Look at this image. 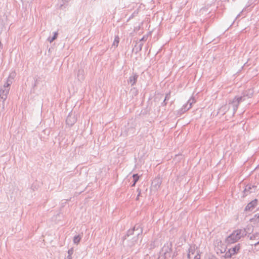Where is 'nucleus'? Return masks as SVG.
Wrapping results in <instances>:
<instances>
[{
	"instance_id": "nucleus-1",
	"label": "nucleus",
	"mask_w": 259,
	"mask_h": 259,
	"mask_svg": "<svg viewBox=\"0 0 259 259\" xmlns=\"http://www.w3.org/2000/svg\"><path fill=\"white\" fill-rule=\"evenodd\" d=\"M246 229L235 230L226 238V242L230 244L234 243L242 237L246 235Z\"/></svg>"
},
{
	"instance_id": "nucleus-2",
	"label": "nucleus",
	"mask_w": 259,
	"mask_h": 259,
	"mask_svg": "<svg viewBox=\"0 0 259 259\" xmlns=\"http://www.w3.org/2000/svg\"><path fill=\"white\" fill-rule=\"evenodd\" d=\"M243 101H244L243 97L235 96L232 100L229 102L228 105L229 110L232 109L233 114H235L239 104Z\"/></svg>"
},
{
	"instance_id": "nucleus-3",
	"label": "nucleus",
	"mask_w": 259,
	"mask_h": 259,
	"mask_svg": "<svg viewBox=\"0 0 259 259\" xmlns=\"http://www.w3.org/2000/svg\"><path fill=\"white\" fill-rule=\"evenodd\" d=\"M10 89V85H7V83H5L4 85L0 89V102H2V107L4 108L5 101L7 98Z\"/></svg>"
},
{
	"instance_id": "nucleus-4",
	"label": "nucleus",
	"mask_w": 259,
	"mask_h": 259,
	"mask_svg": "<svg viewBox=\"0 0 259 259\" xmlns=\"http://www.w3.org/2000/svg\"><path fill=\"white\" fill-rule=\"evenodd\" d=\"M134 236L132 238V244L136 243L139 239V236L142 234L143 232L142 228L140 225L137 224L134 226Z\"/></svg>"
},
{
	"instance_id": "nucleus-5",
	"label": "nucleus",
	"mask_w": 259,
	"mask_h": 259,
	"mask_svg": "<svg viewBox=\"0 0 259 259\" xmlns=\"http://www.w3.org/2000/svg\"><path fill=\"white\" fill-rule=\"evenodd\" d=\"M195 102V100L194 98H191L187 102V103L184 105L182 108L178 111V114L181 115L188 110L191 108L192 105Z\"/></svg>"
},
{
	"instance_id": "nucleus-6",
	"label": "nucleus",
	"mask_w": 259,
	"mask_h": 259,
	"mask_svg": "<svg viewBox=\"0 0 259 259\" xmlns=\"http://www.w3.org/2000/svg\"><path fill=\"white\" fill-rule=\"evenodd\" d=\"M240 248V244H238L235 245L234 247L230 248L228 251L225 253V257L226 258H230L233 255L236 254Z\"/></svg>"
},
{
	"instance_id": "nucleus-7",
	"label": "nucleus",
	"mask_w": 259,
	"mask_h": 259,
	"mask_svg": "<svg viewBox=\"0 0 259 259\" xmlns=\"http://www.w3.org/2000/svg\"><path fill=\"white\" fill-rule=\"evenodd\" d=\"M256 186L254 185L251 184L247 185L243 191V197H244L252 193L255 192L256 190Z\"/></svg>"
},
{
	"instance_id": "nucleus-8",
	"label": "nucleus",
	"mask_w": 259,
	"mask_h": 259,
	"mask_svg": "<svg viewBox=\"0 0 259 259\" xmlns=\"http://www.w3.org/2000/svg\"><path fill=\"white\" fill-rule=\"evenodd\" d=\"M77 121L75 113H70L67 117L66 122L69 126H72Z\"/></svg>"
},
{
	"instance_id": "nucleus-9",
	"label": "nucleus",
	"mask_w": 259,
	"mask_h": 259,
	"mask_svg": "<svg viewBox=\"0 0 259 259\" xmlns=\"http://www.w3.org/2000/svg\"><path fill=\"white\" fill-rule=\"evenodd\" d=\"M258 200L256 199H254L249 202L245 207V211H250L253 210L257 206Z\"/></svg>"
},
{
	"instance_id": "nucleus-10",
	"label": "nucleus",
	"mask_w": 259,
	"mask_h": 259,
	"mask_svg": "<svg viewBox=\"0 0 259 259\" xmlns=\"http://www.w3.org/2000/svg\"><path fill=\"white\" fill-rule=\"evenodd\" d=\"M248 237L249 238L250 240H256V242H252L250 244L251 245L256 246L259 244V233L256 232L253 234H249Z\"/></svg>"
},
{
	"instance_id": "nucleus-11",
	"label": "nucleus",
	"mask_w": 259,
	"mask_h": 259,
	"mask_svg": "<svg viewBox=\"0 0 259 259\" xmlns=\"http://www.w3.org/2000/svg\"><path fill=\"white\" fill-rule=\"evenodd\" d=\"M197 248V247L195 245H190L189 250H188V253L187 254V257L189 258H191V255H194L195 254V252L196 251V249Z\"/></svg>"
},
{
	"instance_id": "nucleus-12",
	"label": "nucleus",
	"mask_w": 259,
	"mask_h": 259,
	"mask_svg": "<svg viewBox=\"0 0 259 259\" xmlns=\"http://www.w3.org/2000/svg\"><path fill=\"white\" fill-rule=\"evenodd\" d=\"M253 94V91L252 89H249L248 90L245 91L243 93V95L241 97H243L244 99V101L246 100V99H248L251 98Z\"/></svg>"
},
{
	"instance_id": "nucleus-13",
	"label": "nucleus",
	"mask_w": 259,
	"mask_h": 259,
	"mask_svg": "<svg viewBox=\"0 0 259 259\" xmlns=\"http://www.w3.org/2000/svg\"><path fill=\"white\" fill-rule=\"evenodd\" d=\"M161 184V180L160 178H156L152 182V186L157 189L159 188Z\"/></svg>"
},
{
	"instance_id": "nucleus-14",
	"label": "nucleus",
	"mask_w": 259,
	"mask_h": 259,
	"mask_svg": "<svg viewBox=\"0 0 259 259\" xmlns=\"http://www.w3.org/2000/svg\"><path fill=\"white\" fill-rule=\"evenodd\" d=\"M16 76V73L15 72H12L10 73L9 77L7 78V81L6 83H7V85H11L13 83V80Z\"/></svg>"
},
{
	"instance_id": "nucleus-15",
	"label": "nucleus",
	"mask_w": 259,
	"mask_h": 259,
	"mask_svg": "<svg viewBox=\"0 0 259 259\" xmlns=\"http://www.w3.org/2000/svg\"><path fill=\"white\" fill-rule=\"evenodd\" d=\"M138 77V75L137 74L130 76L128 80V83H130L132 85H134L136 83Z\"/></svg>"
},
{
	"instance_id": "nucleus-16",
	"label": "nucleus",
	"mask_w": 259,
	"mask_h": 259,
	"mask_svg": "<svg viewBox=\"0 0 259 259\" xmlns=\"http://www.w3.org/2000/svg\"><path fill=\"white\" fill-rule=\"evenodd\" d=\"M84 75V71L83 69H79L77 72V78L79 80L81 81L83 80Z\"/></svg>"
},
{
	"instance_id": "nucleus-17",
	"label": "nucleus",
	"mask_w": 259,
	"mask_h": 259,
	"mask_svg": "<svg viewBox=\"0 0 259 259\" xmlns=\"http://www.w3.org/2000/svg\"><path fill=\"white\" fill-rule=\"evenodd\" d=\"M81 238L80 235H75L73 238V242L74 244H78Z\"/></svg>"
},
{
	"instance_id": "nucleus-18",
	"label": "nucleus",
	"mask_w": 259,
	"mask_h": 259,
	"mask_svg": "<svg viewBox=\"0 0 259 259\" xmlns=\"http://www.w3.org/2000/svg\"><path fill=\"white\" fill-rule=\"evenodd\" d=\"M74 250L73 248H71L68 251V255L65 259H72V255L73 253Z\"/></svg>"
},
{
	"instance_id": "nucleus-19",
	"label": "nucleus",
	"mask_w": 259,
	"mask_h": 259,
	"mask_svg": "<svg viewBox=\"0 0 259 259\" xmlns=\"http://www.w3.org/2000/svg\"><path fill=\"white\" fill-rule=\"evenodd\" d=\"M134 233H135V232H134V227L133 229H130L127 231L125 237H129L131 235H134Z\"/></svg>"
},
{
	"instance_id": "nucleus-20",
	"label": "nucleus",
	"mask_w": 259,
	"mask_h": 259,
	"mask_svg": "<svg viewBox=\"0 0 259 259\" xmlns=\"http://www.w3.org/2000/svg\"><path fill=\"white\" fill-rule=\"evenodd\" d=\"M57 35H58V32H54V36H52V38L49 37L48 38V40L50 42H53L54 40H55L57 38Z\"/></svg>"
},
{
	"instance_id": "nucleus-21",
	"label": "nucleus",
	"mask_w": 259,
	"mask_h": 259,
	"mask_svg": "<svg viewBox=\"0 0 259 259\" xmlns=\"http://www.w3.org/2000/svg\"><path fill=\"white\" fill-rule=\"evenodd\" d=\"M252 222L255 223H259V213L255 214L254 217L251 219Z\"/></svg>"
},
{
	"instance_id": "nucleus-22",
	"label": "nucleus",
	"mask_w": 259,
	"mask_h": 259,
	"mask_svg": "<svg viewBox=\"0 0 259 259\" xmlns=\"http://www.w3.org/2000/svg\"><path fill=\"white\" fill-rule=\"evenodd\" d=\"M119 41V38L118 36H117L115 37L113 45L117 47L118 46Z\"/></svg>"
},
{
	"instance_id": "nucleus-23",
	"label": "nucleus",
	"mask_w": 259,
	"mask_h": 259,
	"mask_svg": "<svg viewBox=\"0 0 259 259\" xmlns=\"http://www.w3.org/2000/svg\"><path fill=\"white\" fill-rule=\"evenodd\" d=\"M133 182H134V183L136 184L137 181H138L139 179V176L138 175V174H134L133 176Z\"/></svg>"
},
{
	"instance_id": "nucleus-24",
	"label": "nucleus",
	"mask_w": 259,
	"mask_h": 259,
	"mask_svg": "<svg viewBox=\"0 0 259 259\" xmlns=\"http://www.w3.org/2000/svg\"><path fill=\"white\" fill-rule=\"evenodd\" d=\"M200 255L199 254V251H196V254L195 255L194 259H200Z\"/></svg>"
},
{
	"instance_id": "nucleus-25",
	"label": "nucleus",
	"mask_w": 259,
	"mask_h": 259,
	"mask_svg": "<svg viewBox=\"0 0 259 259\" xmlns=\"http://www.w3.org/2000/svg\"><path fill=\"white\" fill-rule=\"evenodd\" d=\"M170 97V94H169H169H167L166 95L165 97V99H165V100H166H166H168L169 99Z\"/></svg>"
},
{
	"instance_id": "nucleus-26",
	"label": "nucleus",
	"mask_w": 259,
	"mask_h": 259,
	"mask_svg": "<svg viewBox=\"0 0 259 259\" xmlns=\"http://www.w3.org/2000/svg\"><path fill=\"white\" fill-rule=\"evenodd\" d=\"M137 191L138 192V196H137V197L136 198V200H138L139 199V196L141 195V190L139 189H138Z\"/></svg>"
},
{
	"instance_id": "nucleus-27",
	"label": "nucleus",
	"mask_w": 259,
	"mask_h": 259,
	"mask_svg": "<svg viewBox=\"0 0 259 259\" xmlns=\"http://www.w3.org/2000/svg\"><path fill=\"white\" fill-rule=\"evenodd\" d=\"M147 39V36H144L141 39L140 41H146Z\"/></svg>"
},
{
	"instance_id": "nucleus-28",
	"label": "nucleus",
	"mask_w": 259,
	"mask_h": 259,
	"mask_svg": "<svg viewBox=\"0 0 259 259\" xmlns=\"http://www.w3.org/2000/svg\"><path fill=\"white\" fill-rule=\"evenodd\" d=\"M138 13L137 12H135L128 18V20L132 19L133 18V17L135 16V14H137Z\"/></svg>"
},
{
	"instance_id": "nucleus-29",
	"label": "nucleus",
	"mask_w": 259,
	"mask_h": 259,
	"mask_svg": "<svg viewBox=\"0 0 259 259\" xmlns=\"http://www.w3.org/2000/svg\"><path fill=\"white\" fill-rule=\"evenodd\" d=\"M138 13L137 12H135L128 18V20L132 19L133 18V17L135 16V14H137Z\"/></svg>"
},
{
	"instance_id": "nucleus-30",
	"label": "nucleus",
	"mask_w": 259,
	"mask_h": 259,
	"mask_svg": "<svg viewBox=\"0 0 259 259\" xmlns=\"http://www.w3.org/2000/svg\"><path fill=\"white\" fill-rule=\"evenodd\" d=\"M166 100H165V99L164 100L163 102L162 103V105H166Z\"/></svg>"
},
{
	"instance_id": "nucleus-31",
	"label": "nucleus",
	"mask_w": 259,
	"mask_h": 259,
	"mask_svg": "<svg viewBox=\"0 0 259 259\" xmlns=\"http://www.w3.org/2000/svg\"><path fill=\"white\" fill-rule=\"evenodd\" d=\"M70 0H62V1H63L64 2H65V3H67L68 2H69Z\"/></svg>"
},
{
	"instance_id": "nucleus-32",
	"label": "nucleus",
	"mask_w": 259,
	"mask_h": 259,
	"mask_svg": "<svg viewBox=\"0 0 259 259\" xmlns=\"http://www.w3.org/2000/svg\"><path fill=\"white\" fill-rule=\"evenodd\" d=\"M142 46H143V44H141L140 45V49H141V48H142Z\"/></svg>"
},
{
	"instance_id": "nucleus-33",
	"label": "nucleus",
	"mask_w": 259,
	"mask_h": 259,
	"mask_svg": "<svg viewBox=\"0 0 259 259\" xmlns=\"http://www.w3.org/2000/svg\"><path fill=\"white\" fill-rule=\"evenodd\" d=\"M135 184H135V183H134H134H133V184H132V187L135 186Z\"/></svg>"
}]
</instances>
